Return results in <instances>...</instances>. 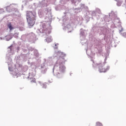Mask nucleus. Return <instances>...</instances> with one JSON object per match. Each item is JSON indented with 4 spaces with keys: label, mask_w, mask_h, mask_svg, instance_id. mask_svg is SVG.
<instances>
[{
    "label": "nucleus",
    "mask_w": 126,
    "mask_h": 126,
    "mask_svg": "<svg viewBox=\"0 0 126 126\" xmlns=\"http://www.w3.org/2000/svg\"><path fill=\"white\" fill-rule=\"evenodd\" d=\"M81 0H78V1L75 0H70V1L71 2L72 4H73L75 5V6H76L77 4H78V2H80Z\"/></svg>",
    "instance_id": "14"
},
{
    "label": "nucleus",
    "mask_w": 126,
    "mask_h": 126,
    "mask_svg": "<svg viewBox=\"0 0 126 126\" xmlns=\"http://www.w3.org/2000/svg\"><path fill=\"white\" fill-rule=\"evenodd\" d=\"M0 38L1 40H2V38H1V37H0Z\"/></svg>",
    "instance_id": "42"
},
{
    "label": "nucleus",
    "mask_w": 126,
    "mask_h": 126,
    "mask_svg": "<svg viewBox=\"0 0 126 126\" xmlns=\"http://www.w3.org/2000/svg\"><path fill=\"white\" fill-rule=\"evenodd\" d=\"M22 51L24 53H27V49H22Z\"/></svg>",
    "instance_id": "31"
},
{
    "label": "nucleus",
    "mask_w": 126,
    "mask_h": 126,
    "mask_svg": "<svg viewBox=\"0 0 126 126\" xmlns=\"http://www.w3.org/2000/svg\"><path fill=\"white\" fill-rule=\"evenodd\" d=\"M45 41L47 42V43H50V42H52V41H53V39H52V36L47 37L45 39Z\"/></svg>",
    "instance_id": "18"
},
{
    "label": "nucleus",
    "mask_w": 126,
    "mask_h": 126,
    "mask_svg": "<svg viewBox=\"0 0 126 126\" xmlns=\"http://www.w3.org/2000/svg\"><path fill=\"white\" fill-rule=\"evenodd\" d=\"M95 11L96 12H97V13H98V14H101V10H100V9L96 8L95 9Z\"/></svg>",
    "instance_id": "22"
},
{
    "label": "nucleus",
    "mask_w": 126,
    "mask_h": 126,
    "mask_svg": "<svg viewBox=\"0 0 126 126\" xmlns=\"http://www.w3.org/2000/svg\"><path fill=\"white\" fill-rule=\"evenodd\" d=\"M18 35H19L18 33L16 32L14 34H12V35H13V37L14 36L15 38H18Z\"/></svg>",
    "instance_id": "23"
},
{
    "label": "nucleus",
    "mask_w": 126,
    "mask_h": 126,
    "mask_svg": "<svg viewBox=\"0 0 126 126\" xmlns=\"http://www.w3.org/2000/svg\"><path fill=\"white\" fill-rule=\"evenodd\" d=\"M92 15L93 16H96V12H95V11H93L92 12Z\"/></svg>",
    "instance_id": "28"
},
{
    "label": "nucleus",
    "mask_w": 126,
    "mask_h": 126,
    "mask_svg": "<svg viewBox=\"0 0 126 126\" xmlns=\"http://www.w3.org/2000/svg\"><path fill=\"white\" fill-rule=\"evenodd\" d=\"M93 32H94V35H96L97 33H100L99 35H102V34L104 35V40H105L106 35L110 34V31L109 29L105 28V27H100V26H95L93 28Z\"/></svg>",
    "instance_id": "4"
},
{
    "label": "nucleus",
    "mask_w": 126,
    "mask_h": 126,
    "mask_svg": "<svg viewBox=\"0 0 126 126\" xmlns=\"http://www.w3.org/2000/svg\"><path fill=\"white\" fill-rule=\"evenodd\" d=\"M63 21H64V19L63 20Z\"/></svg>",
    "instance_id": "44"
},
{
    "label": "nucleus",
    "mask_w": 126,
    "mask_h": 126,
    "mask_svg": "<svg viewBox=\"0 0 126 126\" xmlns=\"http://www.w3.org/2000/svg\"><path fill=\"white\" fill-rule=\"evenodd\" d=\"M119 27L121 28V29L119 30L120 33H121L123 31V27H122V25H120Z\"/></svg>",
    "instance_id": "29"
},
{
    "label": "nucleus",
    "mask_w": 126,
    "mask_h": 126,
    "mask_svg": "<svg viewBox=\"0 0 126 126\" xmlns=\"http://www.w3.org/2000/svg\"><path fill=\"white\" fill-rule=\"evenodd\" d=\"M80 10H86V11H88V7L86 6L85 4L81 3L80 5Z\"/></svg>",
    "instance_id": "11"
},
{
    "label": "nucleus",
    "mask_w": 126,
    "mask_h": 126,
    "mask_svg": "<svg viewBox=\"0 0 126 126\" xmlns=\"http://www.w3.org/2000/svg\"><path fill=\"white\" fill-rule=\"evenodd\" d=\"M86 53L87 55L88 56H92V51H91V49H87Z\"/></svg>",
    "instance_id": "19"
},
{
    "label": "nucleus",
    "mask_w": 126,
    "mask_h": 126,
    "mask_svg": "<svg viewBox=\"0 0 126 126\" xmlns=\"http://www.w3.org/2000/svg\"><path fill=\"white\" fill-rule=\"evenodd\" d=\"M28 70V66H24L23 68V70L24 71H27Z\"/></svg>",
    "instance_id": "25"
},
{
    "label": "nucleus",
    "mask_w": 126,
    "mask_h": 126,
    "mask_svg": "<svg viewBox=\"0 0 126 126\" xmlns=\"http://www.w3.org/2000/svg\"><path fill=\"white\" fill-rule=\"evenodd\" d=\"M2 12H4V10L0 8V13H2Z\"/></svg>",
    "instance_id": "30"
},
{
    "label": "nucleus",
    "mask_w": 126,
    "mask_h": 126,
    "mask_svg": "<svg viewBox=\"0 0 126 126\" xmlns=\"http://www.w3.org/2000/svg\"><path fill=\"white\" fill-rule=\"evenodd\" d=\"M33 55L35 57L38 58L39 57V52H38V50L34 49L33 51Z\"/></svg>",
    "instance_id": "17"
},
{
    "label": "nucleus",
    "mask_w": 126,
    "mask_h": 126,
    "mask_svg": "<svg viewBox=\"0 0 126 126\" xmlns=\"http://www.w3.org/2000/svg\"><path fill=\"white\" fill-rule=\"evenodd\" d=\"M31 82H32V83H35L36 82V80H32L31 81Z\"/></svg>",
    "instance_id": "37"
},
{
    "label": "nucleus",
    "mask_w": 126,
    "mask_h": 126,
    "mask_svg": "<svg viewBox=\"0 0 126 126\" xmlns=\"http://www.w3.org/2000/svg\"><path fill=\"white\" fill-rule=\"evenodd\" d=\"M8 69H9V71H13V69H12V68H11L10 67H8Z\"/></svg>",
    "instance_id": "33"
},
{
    "label": "nucleus",
    "mask_w": 126,
    "mask_h": 126,
    "mask_svg": "<svg viewBox=\"0 0 126 126\" xmlns=\"http://www.w3.org/2000/svg\"><path fill=\"white\" fill-rule=\"evenodd\" d=\"M109 17L112 20H117V23H119L120 18H118L117 16V14L115 13L114 11H112L111 13H109Z\"/></svg>",
    "instance_id": "9"
},
{
    "label": "nucleus",
    "mask_w": 126,
    "mask_h": 126,
    "mask_svg": "<svg viewBox=\"0 0 126 126\" xmlns=\"http://www.w3.org/2000/svg\"><path fill=\"white\" fill-rule=\"evenodd\" d=\"M44 62L43 64H42L40 66L41 69V73L43 74H45L47 72V70H48V68L47 66H51V65H53V62L50 60H46V59H44ZM43 68H44L43 70Z\"/></svg>",
    "instance_id": "5"
},
{
    "label": "nucleus",
    "mask_w": 126,
    "mask_h": 126,
    "mask_svg": "<svg viewBox=\"0 0 126 126\" xmlns=\"http://www.w3.org/2000/svg\"><path fill=\"white\" fill-rule=\"evenodd\" d=\"M28 37V40L30 43L32 44L33 43H35L37 40H38V38H37V35L33 32H30V33H28L27 34Z\"/></svg>",
    "instance_id": "7"
},
{
    "label": "nucleus",
    "mask_w": 126,
    "mask_h": 126,
    "mask_svg": "<svg viewBox=\"0 0 126 126\" xmlns=\"http://www.w3.org/2000/svg\"><path fill=\"white\" fill-rule=\"evenodd\" d=\"M47 3L48 1H47V0H43L41 2H39V5L40 6H41V7H44L45 6H47Z\"/></svg>",
    "instance_id": "12"
},
{
    "label": "nucleus",
    "mask_w": 126,
    "mask_h": 126,
    "mask_svg": "<svg viewBox=\"0 0 126 126\" xmlns=\"http://www.w3.org/2000/svg\"><path fill=\"white\" fill-rule=\"evenodd\" d=\"M17 53H18V52H19V51L20 50V47H18L17 48Z\"/></svg>",
    "instance_id": "35"
},
{
    "label": "nucleus",
    "mask_w": 126,
    "mask_h": 126,
    "mask_svg": "<svg viewBox=\"0 0 126 126\" xmlns=\"http://www.w3.org/2000/svg\"><path fill=\"white\" fill-rule=\"evenodd\" d=\"M12 38H13V35L11 34L5 36V39L6 40V41H9V40H11Z\"/></svg>",
    "instance_id": "15"
},
{
    "label": "nucleus",
    "mask_w": 126,
    "mask_h": 126,
    "mask_svg": "<svg viewBox=\"0 0 126 126\" xmlns=\"http://www.w3.org/2000/svg\"><path fill=\"white\" fill-rule=\"evenodd\" d=\"M8 27L9 29H10V30H12V29H13V27L11 25V24H9L8 25Z\"/></svg>",
    "instance_id": "24"
},
{
    "label": "nucleus",
    "mask_w": 126,
    "mask_h": 126,
    "mask_svg": "<svg viewBox=\"0 0 126 126\" xmlns=\"http://www.w3.org/2000/svg\"><path fill=\"white\" fill-rule=\"evenodd\" d=\"M22 8H23V5H22Z\"/></svg>",
    "instance_id": "41"
},
{
    "label": "nucleus",
    "mask_w": 126,
    "mask_h": 126,
    "mask_svg": "<svg viewBox=\"0 0 126 126\" xmlns=\"http://www.w3.org/2000/svg\"><path fill=\"white\" fill-rule=\"evenodd\" d=\"M67 26H69V25H68Z\"/></svg>",
    "instance_id": "45"
},
{
    "label": "nucleus",
    "mask_w": 126,
    "mask_h": 126,
    "mask_svg": "<svg viewBox=\"0 0 126 126\" xmlns=\"http://www.w3.org/2000/svg\"><path fill=\"white\" fill-rule=\"evenodd\" d=\"M57 44H55V47H54V49H58V47H57Z\"/></svg>",
    "instance_id": "38"
},
{
    "label": "nucleus",
    "mask_w": 126,
    "mask_h": 126,
    "mask_svg": "<svg viewBox=\"0 0 126 126\" xmlns=\"http://www.w3.org/2000/svg\"><path fill=\"white\" fill-rule=\"evenodd\" d=\"M71 32V31H70V32H68H68Z\"/></svg>",
    "instance_id": "43"
},
{
    "label": "nucleus",
    "mask_w": 126,
    "mask_h": 126,
    "mask_svg": "<svg viewBox=\"0 0 126 126\" xmlns=\"http://www.w3.org/2000/svg\"><path fill=\"white\" fill-rule=\"evenodd\" d=\"M77 21H78V22H80V20L79 17H78V18H77Z\"/></svg>",
    "instance_id": "36"
},
{
    "label": "nucleus",
    "mask_w": 126,
    "mask_h": 126,
    "mask_svg": "<svg viewBox=\"0 0 126 126\" xmlns=\"http://www.w3.org/2000/svg\"><path fill=\"white\" fill-rule=\"evenodd\" d=\"M102 52H103V50L102 49L98 50V53L100 55V54H102Z\"/></svg>",
    "instance_id": "32"
},
{
    "label": "nucleus",
    "mask_w": 126,
    "mask_h": 126,
    "mask_svg": "<svg viewBox=\"0 0 126 126\" xmlns=\"http://www.w3.org/2000/svg\"><path fill=\"white\" fill-rule=\"evenodd\" d=\"M106 61H107V57H106L105 59H104V61L106 62Z\"/></svg>",
    "instance_id": "39"
},
{
    "label": "nucleus",
    "mask_w": 126,
    "mask_h": 126,
    "mask_svg": "<svg viewBox=\"0 0 126 126\" xmlns=\"http://www.w3.org/2000/svg\"><path fill=\"white\" fill-rule=\"evenodd\" d=\"M36 12L35 11H27L26 18L30 28L33 27L36 21Z\"/></svg>",
    "instance_id": "3"
},
{
    "label": "nucleus",
    "mask_w": 126,
    "mask_h": 126,
    "mask_svg": "<svg viewBox=\"0 0 126 126\" xmlns=\"http://www.w3.org/2000/svg\"><path fill=\"white\" fill-rule=\"evenodd\" d=\"M122 3H123V1H121L120 0H119L117 1V5L118 6H121L122 5Z\"/></svg>",
    "instance_id": "21"
},
{
    "label": "nucleus",
    "mask_w": 126,
    "mask_h": 126,
    "mask_svg": "<svg viewBox=\"0 0 126 126\" xmlns=\"http://www.w3.org/2000/svg\"><path fill=\"white\" fill-rule=\"evenodd\" d=\"M96 126H103L102 123L98 122L96 123Z\"/></svg>",
    "instance_id": "26"
},
{
    "label": "nucleus",
    "mask_w": 126,
    "mask_h": 126,
    "mask_svg": "<svg viewBox=\"0 0 126 126\" xmlns=\"http://www.w3.org/2000/svg\"><path fill=\"white\" fill-rule=\"evenodd\" d=\"M105 65V63H99L96 64H93V67L94 68H98V71L100 73L101 72H107L109 69H110V66H107L106 68H103V66Z\"/></svg>",
    "instance_id": "6"
},
{
    "label": "nucleus",
    "mask_w": 126,
    "mask_h": 126,
    "mask_svg": "<svg viewBox=\"0 0 126 126\" xmlns=\"http://www.w3.org/2000/svg\"><path fill=\"white\" fill-rule=\"evenodd\" d=\"M32 63V65H33V63Z\"/></svg>",
    "instance_id": "40"
},
{
    "label": "nucleus",
    "mask_w": 126,
    "mask_h": 126,
    "mask_svg": "<svg viewBox=\"0 0 126 126\" xmlns=\"http://www.w3.org/2000/svg\"><path fill=\"white\" fill-rule=\"evenodd\" d=\"M43 86H42V88H47V84L46 83H43L42 84Z\"/></svg>",
    "instance_id": "27"
},
{
    "label": "nucleus",
    "mask_w": 126,
    "mask_h": 126,
    "mask_svg": "<svg viewBox=\"0 0 126 126\" xmlns=\"http://www.w3.org/2000/svg\"><path fill=\"white\" fill-rule=\"evenodd\" d=\"M80 38H81V43L83 44H86L87 43V40L85 39V33H84V31L83 29H81L80 31Z\"/></svg>",
    "instance_id": "8"
},
{
    "label": "nucleus",
    "mask_w": 126,
    "mask_h": 126,
    "mask_svg": "<svg viewBox=\"0 0 126 126\" xmlns=\"http://www.w3.org/2000/svg\"><path fill=\"white\" fill-rule=\"evenodd\" d=\"M73 10L74 13H78L79 12H80V11H81L79 8H73Z\"/></svg>",
    "instance_id": "16"
},
{
    "label": "nucleus",
    "mask_w": 126,
    "mask_h": 126,
    "mask_svg": "<svg viewBox=\"0 0 126 126\" xmlns=\"http://www.w3.org/2000/svg\"><path fill=\"white\" fill-rule=\"evenodd\" d=\"M8 53H10L12 55L14 54V49H13V47L12 45L8 48Z\"/></svg>",
    "instance_id": "13"
},
{
    "label": "nucleus",
    "mask_w": 126,
    "mask_h": 126,
    "mask_svg": "<svg viewBox=\"0 0 126 126\" xmlns=\"http://www.w3.org/2000/svg\"><path fill=\"white\" fill-rule=\"evenodd\" d=\"M58 55L60 58L57 61L55 65L52 68V72L53 75L57 78H62L63 77V73L65 71V66H64V62H63V57H65V54L63 52H59Z\"/></svg>",
    "instance_id": "2"
},
{
    "label": "nucleus",
    "mask_w": 126,
    "mask_h": 126,
    "mask_svg": "<svg viewBox=\"0 0 126 126\" xmlns=\"http://www.w3.org/2000/svg\"><path fill=\"white\" fill-rule=\"evenodd\" d=\"M122 36L123 37H125V38H126V32H124L123 34H122Z\"/></svg>",
    "instance_id": "34"
},
{
    "label": "nucleus",
    "mask_w": 126,
    "mask_h": 126,
    "mask_svg": "<svg viewBox=\"0 0 126 126\" xmlns=\"http://www.w3.org/2000/svg\"><path fill=\"white\" fill-rule=\"evenodd\" d=\"M52 9L51 7L42 8L38 10V14L40 18H44L45 21L41 23L40 28L37 30L36 32L39 36H48V34L51 33L52 26Z\"/></svg>",
    "instance_id": "1"
},
{
    "label": "nucleus",
    "mask_w": 126,
    "mask_h": 126,
    "mask_svg": "<svg viewBox=\"0 0 126 126\" xmlns=\"http://www.w3.org/2000/svg\"><path fill=\"white\" fill-rule=\"evenodd\" d=\"M29 76H25L24 77V78H31V79L32 78V77H34L35 75H36V73L34 71L33 72H31L29 73Z\"/></svg>",
    "instance_id": "10"
},
{
    "label": "nucleus",
    "mask_w": 126,
    "mask_h": 126,
    "mask_svg": "<svg viewBox=\"0 0 126 126\" xmlns=\"http://www.w3.org/2000/svg\"><path fill=\"white\" fill-rule=\"evenodd\" d=\"M6 10L8 12H10V11H12V9L10 8V6H7L6 7Z\"/></svg>",
    "instance_id": "20"
}]
</instances>
